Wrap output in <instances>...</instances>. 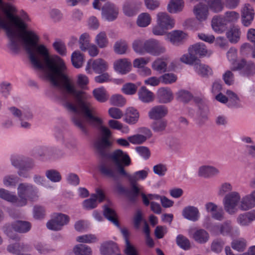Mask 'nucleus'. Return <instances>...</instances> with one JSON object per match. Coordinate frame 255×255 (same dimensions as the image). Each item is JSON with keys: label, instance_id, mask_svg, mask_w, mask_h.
I'll list each match as a JSON object with an SVG mask.
<instances>
[{"label": "nucleus", "instance_id": "f257e3e1", "mask_svg": "<svg viewBox=\"0 0 255 255\" xmlns=\"http://www.w3.org/2000/svg\"><path fill=\"white\" fill-rule=\"evenodd\" d=\"M29 21V15L23 9L18 11L11 3L0 0V29L6 31L10 40V48L14 51L18 50L20 37L34 68H67L60 57H50L45 45L37 44L39 38L37 33L27 30Z\"/></svg>", "mask_w": 255, "mask_h": 255}, {"label": "nucleus", "instance_id": "f03ea898", "mask_svg": "<svg viewBox=\"0 0 255 255\" xmlns=\"http://www.w3.org/2000/svg\"><path fill=\"white\" fill-rule=\"evenodd\" d=\"M111 158L114 161L118 173L126 177L130 184H136L139 180H144L148 175L149 169H145L136 171L130 174L124 169V166H128L131 164L129 156L121 149L114 151L111 155Z\"/></svg>", "mask_w": 255, "mask_h": 255}, {"label": "nucleus", "instance_id": "7ed1b4c3", "mask_svg": "<svg viewBox=\"0 0 255 255\" xmlns=\"http://www.w3.org/2000/svg\"><path fill=\"white\" fill-rule=\"evenodd\" d=\"M17 206L23 207L27 205L28 201L36 202L40 197L38 188L28 182H22L17 188Z\"/></svg>", "mask_w": 255, "mask_h": 255}, {"label": "nucleus", "instance_id": "20e7f679", "mask_svg": "<svg viewBox=\"0 0 255 255\" xmlns=\"http://www.w3.org/2000/svg\"><path fill=\"white\" fill-rule=\"evenodd\" d=\"M174 19L167 13L159 12L156 14V24L152 28L155 35H163L166 31L174 27Z\"/></svg>", "mask_w": 255, "mask_h": 255}, {"label": "nucleus", "instance_id": "39448f33", "mask_svg": "<svg viewBox=\"0 0 255 255\" xmlns=\"http://www.w3.org/2000/svg\"><path fill=\"white\" fill-rule=\"evenodd\" d=\"M206 220L203 223V226L214 235L221 234L224 236H229L233 238L235 233H237V230L234 229L229 221H226L222 224L211 226L209 222L210 220V218H207Z\"/></svg>", "mask_w": 255, "mask_h": 255}, {"label": "nucleus", "instance_id": "423d86ee", "mask_svg": "<svg viewBox=\"0 0 255 255\" xmlns=\"http://www.w3.org/2000/svg\"><path fill=\"white\" fill-rule=\"evenodd\" d=\"M31 227V224L27 221L18 220L12 223L11 225L5 226L4 227V233L10 238L16 239V235L11 229L19 233H26L30 231Z\"/></svg>", "mask_w": 255, "mask_h": 255}, {"label": "nucleus", "instance_id": "0eeeda50", "mask_svg": "<svg viewBox=\"0 0 255 255\" xmlns=\"http://www.w3.org/2000/svg\"><path fill=\"white\" fill-rule=\"evenodd\" d=\"M225 210L229 214L233 215L238 211L239 193L236 191L226 194L223 199Z\"/></svg>", "mask_w": 255, "mask_h": 255}, {"label": "nucleus", "instance_id": "6e6552de", "mask_svg": "<svg viewBox=\"0 0 255 255\" xmlns=\"http://www.w3.org/2000/svg\"><path fill=\"white\" fill-rule=\"evenodd\" d=\"M54 137L57 142L61 143L66 148L74 150L77 147V139L73 136L66 133L62 129L56 128L55 129Z\"/></svg>", "mask_w": 255, "mask_h": 255}, {"label": "nucleus", "instance_id": "1a4fd4ad", "mask_svg": "<svg viewBox=\"0 0 255 255\" xmlns=\"http://www.w3.org/2000/svg\"><path fill=\"white\" fill-rule=\"evenodd\" d=\"M69 222L68 216L62 213H54L52 215L51 219L47 222L46 226L49 230L59 231Z\"/></svg>", "mask_w": 255, "mask_h": 255}, {"label": "nucleus", "instance_id": "9d476101", "mask_svg": "<svg viewBox=\"0 0 255 255\" xmlns=\"http://www.w3.org/2000/svg\"><path fill=\"white\" fill-rule=\"evenodd\" d=\"M145 53L154 56H159L166 52L165 47L157 40L149 39L144 41Z\"/></svg>", "mask_w": 255, "mask_h": 255}, {"label": "nucleus", "instance_id": "9b49d317", "mask_svg": "<svg viewBox=\"0 0 255 255\" xmlns=\"http://www.w3.org/2000/svg\"><path fill=\"white\" fill-rule=\"evenodd\" d=\"M109 68L108 63L102 58H98L95 60H89L85 68V70L88 74L92 73V70L97 74H101L106 72Z\"/></svg>", "mask_w": 255, "mask_h": 255}, {"label": "nucleus", "instance_id": "f8f14e48", "mask_svg": "<svg viewBox=\"0 0 255 255\" xmlns=\"http://www.w3.org/2000/svg\"><path fill=\"white\" fill-rule=\"evenodd\" d=\"M102 17L103 19L113 21L118 17L119 9L115 4L107 2L102 7Z\"/></svg>", "mask_w": 255, "mask_h": 255}, {"label": "nucleus", "instance_id": "ddd939ff", "mask_svg": "<svg viewBox=\"0 0 255 255\" xmlns=\"http://www.w3.org/2000/svg\"><path fill=\"white\" fill-rule=\"evenodd\" d=\"M255 10L249 3L243 5L241 9L242 23L244 26L248 27L252 24L255 17Z\"/></svg>", "mask_w": 255, "mask_h": 255}, {"label": "nucleus", "instance_id": "4468645a", "mask_svg": "<svg viewBox=\"0 0 255 255\" xmlns=\"http://www.w3.org/2000/svg\"><path fill=\"white\" fill-rule=\"evenodd\" d=\"M96 192V194L92 195L90 198L83 202V207L85 209L92 210L97 207L98 201L99 202H101L104 200L105 195L101 189H97Z\"/></svg>", "mask_w": 255, "mask_h": 255}, {"label": "nucleus", "instance_id": "2eb2a0df", "mask_svg": "<svg viewBox=\"0 0 255 255\" xmlns=\"http://www.w3.org/2000/svg\"><path fill=\"white\" fill-rule=\"evenodd\" d=\"M101 172L107 177L117 179V173L113 163L110 160L102 162L100 165Z\"/></svg>", "mask_w": 255, "mask_h": 255}, {"label": "nucleus", "instance_id": "dca6fc26", "mask_svg": "<svg viewBox=\"0 0 255 255\" xmlns=\"http://www.w3.org/2000/svg\"><path fill=\"white\" fill-rule=\"evenodd\" d=\"M193 13L198 21H204L207 20L209 15L208 7L205 3H199L194 7Z\"/></svg>", "mask_w": 255, "mask_h": 255}, {"label": "nucleus", "instance_id": "f3484780", "mask_svg": "<svg viewBox=\"0 0 255 255\" xmlns=\"http://www.w3.org/2000/svg\"><path fill=\"white\" fill-rule=\"evenodd\" d=\"M168 113L167 108L163 105H158L152 107L148 112L149 119L160 120L165 117Z\"/></svg>", "mask_w": 255, "mask_h": 255}, {"label": "nucleus", "instance_id": "a211bd4d", "mask_svg": "<svg viewBox=\"0 0 255 255\" xmlns=\"http://www.w3.org/2000/svg\"><path fill=\"white\" fill-rule=\"evenodd\" d=\"M100 251L102 255H121L117 245L112 241L103 243Z\"/></svg>", "mask_w": 255, "mask_h": 255}, {"label": "nucleus", "instance_id": "6ab92c4d", "mask_svg": "<svg viewBox=\"0 0 255 255\" xmlns=\"http://www.w3.org/2000/svg\"><path fill=\"white\" fill-rule=\"evenodd\" d=\"M8 111L12 116L19 119H22V117H25L27 120H30L33 118V114L29 109H23L22 110L15 107H10L8 108Z\"/></svg>", "mask_w": 255, "mask_h": 255}, {"label": "nucleus", "instance_id": "aec40b11", "mask_svg": "<svg viewBox=\"0 0 255 255\" xmlns=\"http://www.w3.org/2000/svg\"><path fill=\"white\" fill-rule=\"evenodd\" d=\"M182 216L186 219L195 222L200 218V213L198 209L192 206L185 207L182 211Z\"/></svg>", "mask_w": 255, "mask_h": 255}, {"label": "nucleus", "instance_id": "412c9836", "mask_svg": "<svg viewBox=\"0 0 255 255\" xmlns=\"http://www.w3.org/2000/svg\"><path fill=\"white\" fill-rule=\"evenodd\" d=\"M114 65L115 70L123 74L128 72L131 67L130 61L127 58L117 60L115 62Z\"/></svg>", "mask_w": 255, "mask_h": 255}, {"label": "nucleus", "instance_id": "4be33fe9", "mask_svg": "<svg viewBox=\"0 0 255 255\" xmlns=\"http://www.w3.org/2000/svg\"><path fill=\"white\" fill-rule=\"evenodd\" d=\"M227 25L228 23L224 16H215L212 19V28L215 31L218 33H222L225 30Z\"/></svg>", "mask_w": 255, "mask_h": 255}, {"label": "nucleus", "instance_id": "5701e85b", "mask_svg": "<svg viewBox=\"0 0 255 255\" xmlns=\"http://www.w3.org/2000/svg\"><path fill=\"white\" fill-rule=\"evenodd\" d=\"M157 97L160 103H167L171 102L173 99V94L169 88H160L157 92Z\"/></svg>", "mask_w": 255, "mask_h": 255}, {"label": "nucleus", "instance_id": "b1692460", "mask_svg": "<svg viewBox=\"0 0 255 255\" xmlns=\"http://www.w3.org/2000/svg\"><path fill=\"white\" fill-rule=\"evenodd\" d=\"M191 237L197 243L204 244L209 241L210 236L206 230L200 229L194 231Z\"/></svg>", "mask_w": 255, "mask_h": 255}, {"label": "nucleus", "instance_id": "393cba45", "mask_svg": "<svg viewBox=\"0 0 255 255\" xmlns=\"http://www.w3.org/2000/svg\"><path fill=\"white\" fill-rule=\"evenodd\" d=\"M220 174V170L216 167L210 165H204L199 167L198 174L201 176L209 177Z\"/></svg>", "mask_w": 255, "mask_h": 255}, {"label": "nucleus", "instance_id": "a878e982", "mask_svg": "<svg viewBox=\"0 0 255 255\" xmlns=\"http://www.w3.org/2000/svg\"><path fill=\"white\" fill-rule=\"evenodd\" d=\"M167 57H160L156 58L152 63V69L160 74L165 72L167 69Z\"/></svg>", "mask_w": 255, "mask_h": 255}, {"label": "nucleus", "instance_id": "bb28decb", "mask_svg": "<svg viewBox=\"0 0 255 255\" xmlns=\"http://www.w3.org/2000/svg\"><path fill=\"white\" fill-rule=\"evenodd\" d=\"M139 114L137 110L133 107L126 110L124 121L128 124H134L138 120Z\"/></svg>", "mask_w": 255, "mask_h": 255}, {"label": "nucleus", "instance_id": "cd10ccee", "mask_svg": "<svg viewBox=\"0 0 255 255\" xmlns=\"http://www.w3.org/2000/svg\"><path fill=\"white\" fill-rule=\"evenodd\" d=\"M190 51L193 52L194 55H198L200 56H210L212 52L208 50L206 46L203 43H198L190 47Z\"/></svg>", "mask_w": 255, "mask_h": 255}, {"label": "nucleus", "instance_id": "c85d7f7f", "mask_svg": "<svg viewBox=\"0 0 255 255\" xmlns=\"http://www.w3.org/2000/svg\"><path fill=\"white\" fill-rule=\"evenodd\" d=\"M193 68L196 73L202 77H206L212 74L211 68L208 65L201 63L199 59L194 64Z\"/></svg>", "mask_w": 255, "mask_h": 255}, {"label": "nucleus", "instance_id": "c756f323", "mask_svg": "<svg viewBox=\"0 0 255 255\" xmlns=\"http://www.w3.org/2000/svg\"><path fill=\"white\" fill-rule=\"evenodd\" d=\"M255 73V66L251 62H247L244 60L240 61V75L249 76Z\"/></svg>", "mask_w": 255, "mask_h": 255}, {"label": "nucleus", "instance_id": "7c9ffc66", "mask_svg": "<svg viewBox=\"0 0 255 255\" xmlns=\"http://www.w3.org/2000/svg\"><path fill=\"white\" fill-rule=\"evenodd\" d=\"M186 37L184 32L180 30H174L168 33L167 37L174 45H178Z\"/></svg>", "mask_w": 255, "mask_h": 255}, {"label": "nucleus", "instance_id": "2f4dec72", "mask_svg": "<svg viewBox=\"0 0 255 255\" xmlns=\"http://www.w3.org/2000/svg\"><path fill=\"white\" fill-rule=\"evenodd\" d=\"M104 215L105 218L114 225L120 227V225L117 220V214L112 208L107 205H105L104 207Z\"/></svg>", "mask_w": 255, "mask_h": 255}, {"label": "nucleus", "instance_id": "473e14b6", "mask_svg": "<svg viewBox=\"0 0 255 255\" xmlns=\"http://www.w3.org/2000/svg\"><path fill=\"white\" fill-rule=\"evenodd\" d=\"M138 96L139 99L143 103L151 102L154 99L153 93L144 86L139 90Z\"/></svg>", "mask_w": 255, "mask_h": 255}, {"label": "nucleus", "instance_id": "72a5a7b5", "mask_svg": "<svg viewBox=\"0 0 255 255\" xmlns=\"http://www.w3.org/2000/svg\"><path fill=\"white\" fill-rule=\"evenodd\" d=\"M183 0H170L167 5V10L171 13H176L181 11L184 7Z\"/></svg>", "mask_w": 255, "mask_h": 255}, {"label": "nucleus", "instance_id": "f704fd0d", "mask_svg": "<svg viewBox=\"0 0 255 255\" xmlns=\"http://www.w3.org/2000/svg\"><path fill=\"white\" fill-rule=\"evenodd\" d=\"M227 56L229 61L232 64L233 70H237L239 68V63L237 61L238 58V49L235 48H231L227 53Z\"/></svg>", "mask_w": 255, "mask_h": 255}, {"label": "nucleus", "instance_id": "c9c22d12", "mask_svg": "<svg viewBox=\"0 0 255 255\" xmlns=\"http://www.w3.org/2000/svg\"><path fill=\"white\" fill-rule=\"evenodd\" d=\"M167 126V121L165 119L156 120L151 125V128L154 132L158 133H163Z\"/></svg>", "mask_w": 255, "mask_h": 255}, {"label": "nucleus", "instance_id": "e433bc0d", "mask_svg": "<svg viewBox=\"0 0 255 255\" xmlns=\"http://www.w3.org/2000/svg\"><path fill=\"white\" fill-rule=\"evenodd\" d=\"M0 198L10 202L17 206V196L9 190L0 188Z\"/></svg>", "mask_w": 255, "mask_h": 255}, {"label": "nucleus", "instance_id": "4c0bfd02", "mask_svg": "<svg viewBox=\"0 0 255 255\" xmlns=\"http://www.w3.org/2000/svg\"><path fill=\"white\" fill-rule=\"evenodd\" d=\"M255 221V209L240 215V225L248 226Z\"/></svg>", "mask_w": 255, "mask_h": 255}, {"label": "nucleus", "instance_id": "58836bf2", "mask_svg": "<svg viewBox=\"0 0 255 255\" xmlns=\"http://www.w3.org/2000/svg\"><path fill=\"white\" fill-rule=\"evenodd\" d=\"M71 62L75 68L82 67L84 62L83 55L79 51H74L71 55Z\"/></svg>", "mask_w": 255, "mask_h": 255}, {"label": "nucleus", "instance_id": "ea45409f", "mask_svg": "<svg viewBox=\"0 0 255 255\" xmlns=\"http://www.w3.org/2000/svg\"><path fill=\"white\" fill-rule=\"evenodd\" d=\"M95 42L100 48H104L108 46L109 40L106 33L101 31L98 33L95 38Z\"/></svg>", "mask_w": 255, "mask_h": 255}, {"label": "nucleus", "instance_id": "a19ab883", "mask_svg": "<svg viewBox=\"0 0 255 255\" xmlns=\"http://www.w3.org/2000/svg\"><path fill=\"white\" fill-rule=\"evenodd\" d=\"M108 125L111 128L120 130L123 133L127 134L129 131V128L127 126L123 125L122 123L117 120H109L108 122Z\"/></svg>", "mask_w": 255, "mask_h": 255}, {"label": "nucleus", "instance_id": "79ce46f5", "mask_svg": "<svg viewBox=\"0 0 255 255\" xmlns=\"http://www.w3.org/2000/svg\"><path fill=\"white\" fill-rule=\"evenodd\" d=\"M29 249V248L28 246L19 243L10 244L7 248L8 252L15 254H17L21 252L28 251Z\"/></svg>", "mask_w": 255, "mask_h": 255}, {"label": "nucleus", "instance_id": "37998d69", "mask_svg": "<svg viewBox=\"0 0 255 255\" xmlns=\"http://www.w3.org/2000/svg\"><path fill=\"white\" fill-rule=\"evenodd\" d=\"M255 207V202L250 195L244 197L240 201V210H248Z\"/></svg>", "mask_w": 255, "mask_h": 255}, {"label": "nucleus", "instance_id": "c03bdc74", "mask_svg": "<svg viewBox=\"0 0 255 255\" xmlns=\"http://www.w3.org/2000/svg\"><path fill=\"white\" fill-rule=\"evenodd\" d=\"M19 178L13 174L4 176L2 179V183L6 187H15L19 181Z\"/></svg>", "mask_w": 255, "mask_h": 255}, {"label": "nucleus", "instance_id": "a18cd8bd", "mask_svg": "<svg viewBox=\"0 0 255 255\" xmlns=\"http://www.w3.org/2000/svg\"><path fill=\"white\" fill-rule=\"evenodd\" d=\"M180 60L183 63L188 65H192L194 66V64L199 60V59L194 55L193 52L190 51L189 47L188 53L183 55L180 57Z\"/></svg>", "mask_w": 255, "mask_h": 255}, {"label": "nucleus", "instance_id": "49530a36", "mask_svg": "<svg viewBox=\"0 0 255 255\" xmlns=\"http://www.w3.org/2000/svg\"><path fill=\"white\" fill-rule=\"evenodd\" d=\"M73 252L75 255H91V249L85 245L79 244L73 249Z\"/></svg>", "mask_w": 255, "mask_h": 255}, {"label": "nucleus", "instance_id": "de8ad7c7", "mask_svg": "<svg viewBox=\"0 0 255 255\" xmlns=\"http://www.w3.org/2000/svg\"><path fill=\"white\" fill-rule=\"evenodd\" d=\"M46 178L54 183L59 182L62 179L60 173L55 169H49L45 171Z\"/></svg>", "mask_w": 255, "mask_h": 255}, {"label": "nucleus", "instance_id": "09e8293b", "mask_svg": "<svg viewBox=\"0 0 255 255\" xmlns=\"http://www.w3.org/2000/svg\"><path fill=\"white\" fill-rule=\"evenodd\" d=\"M207 6L215 12H219L224 8L222 0H208Z\"/></svg>", "mask_w": 255, "mask_h": 255}, {"label": "nucleus", "instance_id": "8fccbe9b", "mask_svg": "<svg viewBox=\"0 0 255 255\" xmlns=\"http://www.w3.org/2000/svg\"><path fill=\"white\" fill-rule=\"evenodd\" d=\"M93 94L95 98L99 102L104 103L108 99L107 92L103 87L94 89Z\"/></svg>", "mask_w": 255, "mask_h": 255}, {"label": "nucleus", "instance_id": "3c124183", "mask_svg": "<svg viewBox=\"0 0 255 255\" xmlns=\"http://www.w3.org/2000/svg\"><path fill=\"white\" fill-rule=\"evenodd\" d=\"M140 194V189L137 184H130V189L128 191L127 196L131 202H135Z\"/></svg>", "mask_w": 255, "mask_h": 255}, {"label": "nucleus", "instance_id": "603ef678", "mask_svg": "<svg viewBox=\"0 0 255 255\" xmlns=\"http://www.w3.org/2000/svg\"><path fill=\"white\" fill-rule=\"evenodd\" d=\"M12 86L10 83L3 81L0 83V95L6 99L10 95Z\"/></svg>", "mask_w": 255, "mask_h": 255}, {"label": "nucleus", "instance_id": "864d4df0", "mask_svg": "<svg viewBox=\"0 0 255 255\" xmlns=\"http://www.w3.org/2000/svg\"><path fill=\"white\" fill-rule=\"evenodd\" d=\"M25 157L24 156L19 154L12 155L10 159V163L15 168H20L23 167Z\"/></svg>", "mask_w": 255, "mask_h": 255}, {"label": "nucleus", "instance_id": "5fc2aeb1", "mask_svg": "<svg viewBox=\"0 0 255 255\" xmlns=\"http://www.w3.org/2000/svg\"><path fill=\"white\" fill-rule=\"evenodd\" d=\"M227 37L232 43H237L239 40V29L238 26H233L227 32Z\"/></svg>", "mask_w": 255, "mask_h": 255}, {"label": "nucleus", "instance_id": "6e6d98bb", "mask_svg": "<svg viewBox=\"0 0 255 255\" xmlns=\"http://www.w3.org/2000/svg\"><path fill=\"white\" fill-rule=\"evenodd\" d=\"M151 22V17L148 13H142L139 14L137 19V24L140 27H146Z\"/></svg>", "mask_w": 255, "mask_h": 255}, {"label": "nucleus", "instance_id": "4d7b16f0", "mask_svg": "<svg viewBox=\"0 0 255 255\" xmlns=\"http://www.w3.org/2000/svg\"><path fill=\"white\" fill-rule=\"evenodd\" d=\"M90 36L88 33L85 32L82 34L79 39L80 48L83 51H85L88 48L87 46L90 45Z\"/></svg>", "mask_w": 255, "mask_h": 255}, {"label": "nucleus", "instance_id": "13d9d810", "mask_svg": "<svg viewBox=\"0 0 255 255\" xmlns=\"http://www.w3.org/2000/svg\"><path fill=\"white\" fill-rule=\"evenodd\" d=\"M132 47L133 51L139 55H143L145 53L144 41L142 39H136L133 41Z\"/></svg>", "mask_w": 255, "mask_h": 255}, {"label": "nucleus", "instance_id": "bf43d9fd", "mask_svg": "<svg viewBox=\"0 0 255 255\" xmlns=\"http://www.w3.org/2000/svg\"><path fill=\"white\" fill-rule=\"evenodd\" d=\"M76 241L79 243L92 244L97 242V237L93 234H86L77 237Z\"/></svg>", "mask_w": 255, "mask_h": 255}, {"label": "nucleus", "instance_id": "052dcab7", "mask_svg": "<svg viewBox=\"0 0 255 255\" xmlns=\"http://www.w3.org/2000/svg\"><path fill=\"white\" fill-rule=\"evenodd\" d=\"M114 48L116 53L124 54L127 52L128 46L126 41L121 40L115 43Z\"/></svg>", "mask_w": 255, "mask_h": 255}, {"label": "nucleus", "instance_id": "680f3d73", "mask_svg": "<svg viewBox=\"0 0 255 255\" xmlns=\"http://www.w3.org/2000/svg\"><path fill=\"white\" fill-rule=\"evenodd\" d=\"M176 243L178 246L185 250H189L190 248L189 240L181 235L177 236L176 238Z\"/></svg>", "mask_w": 255, "mask_h": 255}, {"label": "nucleus", "instance_id": "e2e57ef3", "mask_svg": "<svg viewBox=\"0 0 255 255\" xmlns=\"http://www.w3.org/2000/svg\"><path fill=\"white\" fill-rule=\"evenodd\" d=\"M144 205L147 206L150 204V201L160 200L162 196L155 194H148L147 195L141 193L140 194Z\"/></svg>", "mask_w": 255, "mask_h": 255}, {"label": "nucleus", "instance_id": "0e129e2a", "mask_svg": "<svg viewBox=\"0 0 255 255\" xmlns=\"http://www.w3.org/2000/svg\"><path fill=\"white\" fill-rule=\"evenodd\" d=\"M110 103L112 105L122 107L126 104V100L121 95L116 94L113 95L110 99Z\"/></svg>", "mask_w": 255, "mask_h": 255}, {"label": "nucleus", "instance_id": "69168bd1", "mask_svg": "<svg viewBox=\"0 0 255 255\" xmlns=\"http://www.w3.org/2000/svg\"><path fill=\"white\" fill-rule=\"evenodd\" d=\"M54 49L61 56H65L67 53V49L65 44L61 41H56L53 44Z\"/></svg>", "mask_w": 255, "mask_h": 255}, {"label": "nucleus", "instance_id": "338daca9", "mask_svg": "<svg viewBox=\"0 0 255 255\" xmlns=\"http://www.w3.org/2000/svg\"><path fill=\"white\" fill-rule=\"evenodd\" d=\"M233 190V186L230 183L224 182L222 183L218 188V194L219 196H224L230 193Z\"/></svg>", "mask_w": 255, "mask_h": 255}, {"label": "nucleus", "instance_id": "774afa93", "mask_svg": "<svg viewBox=\"0 0 255 255\" xmlns=\"http://www.w3.org/2000/svg\"><path fill=\"white\" fill-rule=\"evenodd\" d=\"M162 83L164 84H170L176 82L177 76L173 73H166L160 76Z\"/></svg>", "mask_w": 255, "mask_h": 255}]
</instances>
